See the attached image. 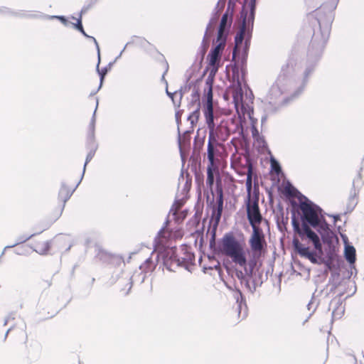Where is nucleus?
Returning <instances> with one entry per match:
<instances>
[{"instance_id": "1", "label": "nucleus", "mask_w": 364, "mask_h": 364, "mask_svg": "<svg viewBox=\"0 0 364 364\" xmlns=\"http://www.w3.org/2000/svg\"><path fill=\"white\" fill-rule=\"evenodd\" d=\"M247 216L252 228V232L248 240L252 254L248 264L252 272L257 265V261L264 256L267 250L265 235L260 228L263 217L260 213L257 199L253 201L251 199H248L247 203Z\"/></svg>"}, {"instance_id": "2", "label": "nucleus", "mask_w": 364, "mask_h": 364, "mask_svg": "<svg viewBox=\"0 0 364 364\" xmlns=\"http://www.w3.org/2000/svg\"><path fill=\"white\" fill-rule=\"evenodd\" d=\"M223 253L241 267L247 265L246 254L244 245L232 233L225 234L222 239Z\"/></svg>"}, {"instance_id": "3", "label": "nucleus", "mask_w": 364, "mask_h": 364, "mask_svg": "<svg viewBox=\"0 0 364 364\" xmlns=\"http://www.w3.org/2000/svg\"><path fill=\"white\" fill-rule=\"evenodd\" d=\"M75 190V184L70 185L68 181L62 183L57 198L48 215L50 223L55 222L61 216L66 202L70 199Z\"/></svg>"}, {"instance_id": "4", "label": "nucleus", "mask_w": 364, "mask_h": 364, "mask_svg": "<svg viewBox=\"0 0 364 364\" xmlns=\"http://www.w3.org/2000/svg\"><path fill=\"white\" fill-rule=\"evenodd\" d=\"M256 0H246L245 4V15L243 26L235 36L236 46L250 43V26L252 24L255 18V6Z\"/></svg>"}, {"instance_id": "5", "label": "nucleus", "mask_w": 364, "mask_h": 364, "mask_svg": "<svg viewBox=\"0 0 364 364\" xmlns=\"http://www.w3.org/2000/svg\"><path fill=\"white\" fill-rule=\"evenodd\" d=\"M25 242H27L28 246L41 255L47 254L53 245L51 240L41 234L32 235L28 240H24Z\"/></svg>"}, {"instance_id": "6", "label": "nucleus", "mask_w": 364, "mask_h": 364, "mask_svg": "<svg viewBox=\"0 0 364 364\" xmlns=\"http://www.w3.org/2000/svg\"><path fill=\"white\" fill-rule=\"evenodd\" d=\"M294 229L302 240H304V236H306L312 241L314 248L319 252H322V246L318 236L309 227L308 225L303 224L301 228H300L298 223H294Z\"/></svg>"}, {"instance_id": "7", "label": "nucleus", "mask_w": 364, "mask_h": 364, "mask_svg": "<svg viewBox=\"0 0 364 364\" xmlns=\"http://www.w3.org/2000/svg\"><path fill=\"white\" fill-rule=\"evenodd\" d=\"M208 128V141L207 146V158L208 160V164H217L219 162V159L216 156L219 154L218 146L220 144L218 143V140L214 138L213 134V124L207 125Z\"/></svg>"}, {"instance_id": "8", "label": "nucleus", "mask_w": 364, "mask_h": 364, "mask_svg": "<svg viewBox=\"0 0 364 364\" xmlns=\"http://www.w3.org/2000/svg\"><path fill=\"white\" fill-rule=\"evenodd\" d=\"M300 210L303 215V219L313 227H316L319 224V217L318 208L312 204L302 202L300 204Z\"/></svg>"}, {"instance_id": "9", "label": "nucleus", "mask_w": 364, "mask_h": 364, "mask_svg": "<svg viewBox=\"0 0 364 364\" xmlns=\"http://www.w3.org/2000/svg\"><path fill=\"white\" fill-rule=\"evenodd\" d=\"M225 47H214L207 55L208 65L206 70H212V73L218 72L222 66V54Z\"/></svg>"}, {"instance_id": "10", "label": "nucleus", "mask_w": 364, "mask_h": 364, "mask_svg": "<svg viewBox=\"0 0 364 364\" xmlns=\"http://www.w3.org/2000/svg\"><path fill=\"white\" fill-rule=\"evenodd\" d=\"M205 97L206 99L205 104L203 105V114L207 125L213 124V89H205Z\"/></svg>"}, {"instance_id": "11", "label": "nucleus", "mask_w": 364, "mask_h": 364, "mask_svg": "<svg viewBox=\"0 0 364 364\" xmlns=\"http://www.w3.org/2000/svg\"><path fill=\"white\" fill-rule=\"evenodd\" d=\"M217 117L213 115V134L215 139L220 141H226L230 136V129L228 127L227 122L222 120L219 125L215 127L214 119Z\"/></svg>"}, {"instance_id": "12", "label": "nucleus", "mask_w": 364, "mask_h": 364, "mask_svg": "<svg viewBox=\"0 0 364 364\" xmlns=\"http://www.w3.org/2000/svg\"><path fill=\"white\" fill-rule=\"evenodd\" d=\"M293 245L300 256L307 258L314 264L317 263L316 254L310 251L309 248L300 242L298 238L293 239Z\"/></svg>"}, {"instance_id": "13", "label": "nucleus", "mask_w": 364, "mask_h": 364, "mask_svg": "<svg viewBox=\"0 0 364 364\" xmlns=\"http://www.w3.org/2000/svg\"><path fill=\"white\" fill-rule=\"evenodd\" d=\"M176 257L178 259H176V262L181 266H187L192 264L195 260V256L187 247H181L179 250H175Z\"/></svg>"}, {"instance_id": "14", "label": "nucleus", "mask_w": 364, "mask_h": 364, "mask_svg": "<svg viewBox=\"0 0 364 364\" xmlns=\"http://www.w3.org/2000/svg\"><path fill=\"white\" fill-rule=\"evenodd\" d=\"M249 47H234L232 50V61L235 66L242 67L247 61Z\"/></svg>"}, {"instance_id": "15", "label": "nucleus", "mask_w": 364, "mask_h": 364, "mask_svg": "<svg viewBox=\"0 0 364 364\" xmlns=\"http://www.w3.org/2000/svg\"><path fill=\"white\" fill-rule=\"evenodd\" d=\"M215 176L220 178L218 164H208L206 183L210 188H212L214 184Z\"/></svg>"}, {"instance_id": "16", "label": "nucleus", "mask_w": 364, "mask_h": 364, "mask_svg": "<svg viewBox=\"0 0 364 364\" xmlns=\"http://www.w3.org/2000/svg\"><path fill=\"white\" fill-rule=\"evenodd\" d=\"M245 168L247 169L246 188L248 199H250L252 187V165L250 160H246V166Z\"/></svg>"}, {"instance_id": "17", "label": "nucleus", "mask_w": 364, "mask_h": 364, "mask_svg": "<svg viewBox=\"0 0 364 364\" xmlns=\"http://www.w3.org/2000/svg\"><path fill=\"white\" fill-rule=\"evenodd\" d=\"M176 259H178V257H176V252L175 250H171V254L170 256H167L164 259V265L168 270L175 271L176 268L181 266V264H178L176 262Z\"/></svg>"}, {"instance_id": "18", "label": "nucleus", "mask_w": 364, "mask_h": 364, "mask_svg": "<svg viewBox=\"0 0 364 364\" xmlns=\"http://www.w3.org/2000/svg\"><path fill=\"white\" fill-rule=\"evenodd\" d=\"M168 220L166 221V226L164 227L159 233V241L161 243L166 244L172 240V230L168 228Z\"/></svg>"}, {"instance_id": "19", "label": "nucleus", "mask_w": 364, "mask_h": 364, "mask_svg": "<svg viewBox=\"0 0 364 364\" xmlns=\"http://www.w3.org/2000/svg\"><path fill=\"white\" fill-rule=\"evenodd\" d=\"M228 24H229L228 23V14H224L221 19V22H220V28H219V31H218V46H221L223 43L224 32H225V30Z\"/></svg>"}, {"instance_id": "20", "label": "nucleus", "mask_w": 364, "mask_h": 364, "mask_svg": "<svg viewBox=\"0 0 364 364\" xmlns=\"http://www.w3.org/2000/svg\"><path fill=\"white\" fill-rule=\"evenodd\" d=\"M343 364H364V351L362 353V358L357 360L353 354H346L343 359Z\"/></svg>"}, {"instance_id": "21", "label": "nucleus", "mask_w": 364, "mask_h": 364, "mask_svg": "<svg viewBox=\"0 0 364 364\" xmlns=\"http://www.w3.org/2000/svg\"><path fill=\"white\" fill-rule=\"evenodd\" d=\"M345 257L350 264L355 262V249L353 246L347 245L345 248Z\"/></svg>"}, {"instance_id": "22", "label": "nucleus", "mask_w": 364, "mask_h": 364, "mask_svg": "<svg viewBox=\"0 0 364 364\" xmlns=\"http://www.w3.org/2000/svg\"><path fill=\"white\" fill-rule=\"evenodd\" d=\"M236 80H237L238 87H239L240 92V94H238L237 92H236L235 94H233V100L235 104V107L237 109L238 107H239V104H240L239 100H240V101H241L240 103H241L242 107H243V105H242V88H241V82H240L238 76L237 77Z\"/></svg>"}, {"instance_id": "23", "label": "nucleus", "mask_w": 364, "mask_h": 364, "mask_svg": "<svg viewBox=\"0 0 364 364\" xmlns=\"http://www.w3.org/2000/svg\"><path fill=\"white\" fill-rule=\"evenodd\" d=\"M246 160H250V159L247 158H245V161H246ZM245 166H246V162L242 166H240L239 165V163L237 161H235L232 162V166L234 167L235 170L240 175H245V174L247 175V169L245 168Z\"/></svg>"}, {"instance_id": "24", "label": "nucleus", "mask_w": 364, "mask_h": 364, "mask_svg": "<svg viewBox=\"0 0 364 364\" xmlns=\"http://www.w3.org/2000/svg\"><path fill=\"white\" fill-rule=\"evenodd\" d=\"M223 191L220 188V199H219V201H218L217 214H216V216H215V220H216V223H217L219 222V220L220 219V217H221L222 210H223Z\"/></svg>"}, {"instance_id": "25", "label": "nucleus", "mask_w": 364, "mask_h": 364, "mask_svg": "<svg viewBox=\"0 0 364 364\" xmlns=\"http://www.w3.org/2000/svg\"><path fill=\"white\" fill-rule=\"evenodd\" d=\"M183 205L184 202L183 200H176L171 206L170 212L172 213V215H176L177 212L180 211Z\"/></svg>"}, {"instance_id": "26", "label": "nucleus", "mask_w": 364, "mask_h": 364, "mask_svg": "<svg viewBox=\"0 0 364 364\" xmlns=\"http://www.w3.org/2000/svg\"><path fill=\"white\" fill-rule=\"evenodd\" d=\"M187 216V211H178L176 215H173V220L177 224L181 223Z\"/></svg>"}, {"instance_id": "27", "label": "nucleus", "mask_w": 364, "mask_h": 364, "mask_svg": "<svg viewBox=\"0 0 364 364\" xmlns=\"http://www.w3.org/2000/svg\"><path fill=\"white\" fill-rule=\"evenodd\" d=\"M141 270L144 272H148L152 268V261L151 257L145 259L144 262L139 266Z\"/></svg>"}, {"instance_id": "28", "label": "nucleus", "mask_w": 364, "mask_h": 364, "mask_svg": "<svg viewBox=\"0 0 364 364\" xmlns=\"http://www.w3.org/2000/svg\"><path fill=\"white\" fill-rule=\"evenodd\" d=\"M207 70L209 72V75L205 81L206 89H210V87H211L213 89V84L214 78L218 72H214L213 73L212 70Z\"/></svg>"}, {"instance_id": "29", "label": "nucleus", "mask_w": 364, "mask_h": 364, "mask_svg": "<svg viewBox=\"0 0 364 364\" xmlns=\"http://www.w3.org/2000/svg\"><path fill=\"white\" fill-rule=\"evenodd\" d=\"M271 168L273 171H274L277 175H279L282 172V168L279 163L274 159H271Z\"/></svg>"}, {"instance_id": "30", "label": "nucleus", "mask_w": 364, "mask_h": 364, "mask_svg": "<svg viewBox=\"0 0 364 364\" xmlns=\"http://www.w3.org/2000/svg\"><path fill=\"white\" fill-rule=\"evenodd\" d=\"M200 103H198V107L197 109L193 111L189 116L188 119L191 120V123H193L194 121L198 122L200 117V108H199Z\"/></svg>"}, {"instance_id": "31", "label": "nucleus", "mask_w": 364, "mask_h": 364, "mask_svg": "<svg viewBox=\"0 0 364 364\" xmlns=\"http://www.w3.org/2000/svg\"><path fill=\"white\" fill-rule=\"evenodd\" d=\"M183 236V232L181 228H177L174 230H172V240H176L181 239Z\"/></svg>"}, {"instance_id": "32", "label": "nucleus", "mask_w": 364, "mask_h": 364, "mask_svg": "<svg viewBox=\"0 0 364 364\" xmlns=\"http://www.w3.org/2000/svg\"><path fill=\"white\" fill-rule=\"evenodd\" d=\"M292 68L293 65L291 63H287L286 65H283L281 70V76L284 77H287Z\"/></svg>"}, {"instance_id": "33", "label": "nucleus", "mask_w": 364, "mask_h": 364, "mask_svg": "<svg viewBox=\"0 0 364 364\" xmlns=\"http://www.w3.org/2000/svg\"><path fill=\"white\" fill-rule=\"evenodd\" d=\"M284 193L289 196H295L296 189L291 184L287 185L284 188Z\"/></svg>"}, {"instance_id": "34", "label": "nucleus", "mask_w": 364, "mask_h": 364, "mask_svg": "<svg viewBox=\"0 0 364 364\" xmlns=\"http://www.w3.org/2000/svg\"><path fill=\"white\" fill-rule=\"evenodd\" d=\"M76 23H70L73 27L79 29L80 31H82V24H81V20L77 19Z\"/></svg>"}, {"instance_id": "35", "label": "nucleus", "mask_w": 364, "mask_h": 364, "mask_svg": "<svg viewBox=\"0 0 364 364\" xmlns=\"http://www.w3.org/2000/svg\"><path fill=\"white\" fill-rule=\"evenodd\" d=\"M58 18L65 26H68L69 25V23H68V21L64 17H58Z\"/></svg>"}, {"instance_id": "36", "label": "nucleus", "mask_w": 364, "mask_h": 364, "mask_svg": "<svg viewBox=\"0 0 364 364\" xmlns=\"http://www.w3.org/2000/svg\"><path fill=\"white\" fill-rule=\"evenodd\" d=\"M92 156H93V154H92V153H90V154L87 156L85 165L87 164V163L88 161H90L92 159Z\"/></svg>"}, {"instance_id": "37", "label": "nucleus", "mask_w": 364, "mask_h": 364, "mask_svg": "<svg viewBox=\"0 0 364 364\" xmlns=\"http://www.w3.org/2000/svg\"><path fill=\"white\" fill-rule=\"evenodd\" d=\"M332 315H333V318H336V311H333Z\"/></svg>"}, {"instance_id": "38", "label": "nucleus", "mask_w": 364, "mask_h": 364, "mask_svg": "<svg viewBox=\"0 0 364 364\" xmlns=\"http://www.w3.org/2000/svg\"><path fill=\"white\" fill-rule=\"evenodd\" d=\"M325 226L326 227V229H327L328 230H329L328 225V224H327V223H325Z\"/></svg>"}, {"instance_id": "39", "label": "nucleus", "mask_w": 364, "mask_h": 364, "mask_svg": "<svg viewBox=\"0 0 364 364\" xmlns=\"http://www.w3.org/2000/svg\"><path fill=\"white\" fill-rule=\"evenodd\" d=\"M237 66L235 65V68H233V73H235V69L238 70V68H236Z\"/></svg>"}]
</instances>
